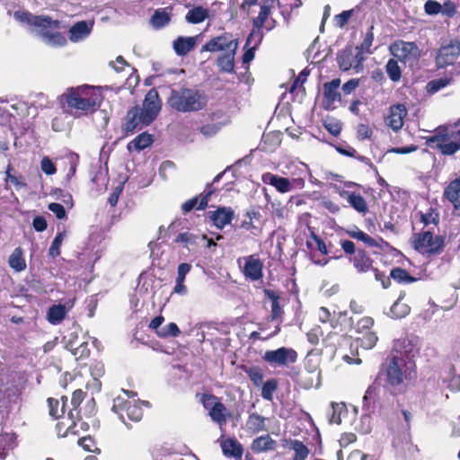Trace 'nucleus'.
Listing matches in <instances>:
<instances>
[{
    "instance_id": "obj_17",
    "label": "nucleus",
    "mask_w": 460,
    "mask_h": 460,
    "mask_svg": "<svg viewBox=\"0 0 460 460\" xmlns=\"http://www.w3.org/2000/svg\"><path fill=\"white\" fill-rule=\"evenodd\" d=\"M406 115L407 110L403 104L393 105L389 108L388 114L385 117V124L396 132L402 128Z\"/></svg>"
},
{
    "instance_id": "obj_38",
    "label": "nucleus",
    "mask_w": 460,
    "mask_h": 460,
    "mask_svg": "<svg viewBox=\"0 0 460 460\" xmlns=\"http://www.w3.org/2000/svg\"><path fill=\"white\" fill-rule=\"evenodd\" d=\"M345 194L347 195V201L355 210L361 214L367 213V204L360 194L355 192H345Z\"/></svg>"
},
{
    "instance_id": "obj_50",
    "label": "nucleus",
    "mask_w": 460,
    "mask_h": 460,
    "mask_svg": "<svg viewBox=\"0 0 460 460\" xmlns=\"http://www.w3.org/2000/svg\"><path fill=\"white\" fill-rule=\"evenodd\" d=\"M355 429L362 434H368L372 429L371 417L368 414L362 415L356 422Z\"/></svg>"
},
{
    "instance_id": "obj_32",
    "label": "nucleus",
    "mask_w": 460,
    "mask_h": 460,
    "mask_svg": "<svg viewBox=\"0 0 460 460\" xmlns=\"http://www.w3.org/2000/svg\"><path fill=\"white\" fill-rule=\"evenodd\" d=\"M67 309L64 305L58 304L49 307L47 313V320L53 325L59 324L66 317Z\"/></svg>"
},
{
    "instance_id": "obj_53",
    "label": "nucleus",
    "mask_w": 460,
    "mask_h": 460,
    "mask_svg": "<svg viewBox=\"0 0 460 460\" xmlns=\"http://www.w3.org/2000/svg\"><path fill=\"white\" fill-rule=\"evenodd\" d=\"M222 128L219 123H208L200 127L199 131L205 137H214Z\"/></svg>"
},
{
    "instance_id": "obj_19",
    "label": "nucleus",
    "mask_w": 460,
    "mask_h": 460,
    "mask_svg": "<svg viewBox=\"0 0 460 460\" xmlns=\"http://www.w3.org/2000/svg\"><path fill=\"white\" fill-rule=\"evenodd\" d=\"M270 13V6L267 4H262L261 6V11L259 13V15L253 20V27L254 29L251 31L249 34L245 46H249L252 44V39L256 36L259 38L258 42L261 41V36L260 34V29L264 25L266 20L268 19Z\"/></svg>"
},
{
    "instance_id": "obj_45",
    "label": "nucleus",
    "mask_w": 460,
    "mask_h": 460,
    "mask_svg": "<svg viewBox=\"0 0 460 460\" xmlns=\"http://www.w3.org/2000/svg\"><path fill=\"white\" fill-rule=\"evenodd\" d=\"M420 221L424 226L438 225L439 222V214L433 208H429L426 211L420 212Z\"/></svg>"
},
{
    "instance_id": "obj_44",
    "label": "nucleus",
    "mask_w": 460,
    "mask_h": 460,
    "mask_svg": "<svg viewBox=\"0 0 460 460\" xmlns=\"http://www.w3.org/2000/svg\"><path fill=\"white\" fill-rule=\"evenodd\" d=\"M199 240L205 241L206 235L198 236L190 232H184L176 237L175 243H182L189 248L190 245L197 244Z\"/></svg>"
},
{
    "instance_id": "obj_23",
    "label": "nucleus",
    "mask_w": 460,
    "mask_h": 460,
    "mask_svg": "<svg viewBox=\"0 0 460 460\" xmlns=\"http://www.w3.org/2000/svg\"><path fill=\"white\" fill-rule=\"evenodd\" d=\"M199 36L178 37L172 43L173 49L178 56H186L196 46Z\"/></svg>"
},
{
    "instance_id": "obj_26",
    "label": "nucleus",
    "mask_w": 460,
    "mask_h": 460,
    "mask_svg": "<svg viewBox=\"0 0 460 460\" xmlns=\"http://www.w3.org/2000/svg\"><path fill=\"white\" fill-rule=\"evenodd\" d=\"M253 452L262 453L267 451H273L277 448V442L273 440L270 435H263L256 438L251 446Z\"/></svg>"
},
{
    "instance_id": "obj_48",
    "label": "nucleus",
    "mask_w": 460,
    "mask_h": 460,
    "mask_svg": "<svg viewBox=\"0 0 460 460\" xmlns=\"http://www.w3.org/2000/svg\"><path fill=\"white\" fill-rule=\"evenodd\" d=\"M48 403H49V414L52 417L58 419L64 415V413H65V402H62L60 403V402L58 400L49 398L48 400Z\"/></svg>"
},
{
    "instance_id": "obj_61",
    "label": "nucleus",
    "mask_w": 460,
    "mask_h": 460,
    "mask_svg": "<svg viewBox=\"0 0 460 460\" xmlns=\"http://www.w3.org/2000/svg\"><path fill=\"white\" fill-rule=\"evenodd\" d=\"M373 27L369 29V31L367 32L363 42L360 45V51H366L369 52V49L372 46L373 40H374V34L372 32Z\"/></svg>"
},
{
    "instance_id": "obj_13",
    "label": "nucleus",
    "mask_w": 460,
    "mask_h": 460,
    "mask_svg": "<svg viewBox=\"0 0 460 460\" xmlns=\"http://www.w3.org/2000/svg\"><path fill=\"white\" fill-rule=\"evenodd\" d=\"M238 40L233 39L231 33L224 32L218 36L212 38L208 40L205 45L201 48V52H219V51H228L233 49L234 51L237 50L238 48Z\"/></svg>"
},
{
    "instance_id": "obj_34",
    "label": "nucleus",
    "mask_w": 460,
    "mask_h": 460,
    "mask_svg": "<svg viewBox=\"0 0 460 460\" xmlns=\"http://www.w3.org/2000/svg\"><path fill=\"white\" fill-rule=\"evenodd\" d=\"M221 447L224 455L227 456L241 457L243 455L241 445L234 439L227 438L223 440Z\"/></svg>"
},
{
    "instance_id": "obj_55",
    "label": "nucleus",
    "mask_w": 460,
    "mask_h": 460,
    "mask_svg": "<svg viewBox=\"0 0 460 460\" xmlns=\"http://www.w3.org/2000/svg\"><path fill=\"white\" fill-rule=\"evenodd\" d=\"M344 405L341 403L332 402L331 405L332 415L330 417V422L335 424H341V411L343 409Z\"/></svg>"
},
{
    "instance_id": "obj_3",
    "label": "nucleus",
    "mask_w": 460,
    "mask_h": 460,
    "mask_svg": "<svg viewBox=\"0 0 460 460\" xmlns=\"http://www.w3.org/2000/svg\"><path fill=\"white\" fill-rule=\"evenodd\" d=\"M161 107L162 102L157 91L149 90L143 102V107H134L128 111L125 130L132 132L140 124L149 125L157 117Z\"/></svg>"
},
{
    "instance_id": "obj_29",
    "label": "nucleus",
    "mask_w": 460,
    "mask_h": 460,
    "mask_svg": "<svg viewBox=\"0 0 460 460\" xmlns=\"http://www.w3.org/2000/svg\"><path fill=\"white\" fill-rule=\"evenodd\" d=\"M235 53L236 51L230 49L217 58V65L220 71L228 74L234 73Z\"/></svg>"
},
{
    "instance_id": "obj_43",
    "label": "nucleus",
    "mask_w": 460,
    "mask_h": 460,
    "mask_svg": "<svg viewBox=\"0 0 460 460\" xmlns=\"http://www.w3.org/2000/svg\"><path fill=\"white\" fill-rule=\"evenodd\" d=\"M410 313L408 305L402 302V296L394 303L390 309L391 316L394 318H402Z\"/></svg>"
},
{
    "instance_id": "obj_59",
    "label": "nucleus",
    "mask_w": 460,
    "mask_h": 460,
    "mask_svg": "<svg viewBox=\"0 0 460 460\" xmlns=\"http://www.w3.org/2000/svg\"><path fill=\"white\" fill-rule=\"evenodd\" d=\"M441 13L447 17H453L456 13V5L452 1L448 0L442 4Z\"/></svg>"
},
{
    "instance_id": "obj_54",
    "label": "nucleus",
    "mask_w": 460,
    "mask_h": 460,
    "mask_svg": "<svg viewBox=\"0 0 460 460\" xmlns=\"http://www.w3.org/2000/svg\"><path fill=\"white\" fill-rule=\"evenodd\" d=\"M425 13L429 15H436L442 11V4L435 0H428L424 4Z\"/></svg>"
},
{
    "instance_id": "obj_40",
    "label": "nucleus",
    "mask_w": 460,
    "mask_h": 460,
    "mask_svg": "<svg viewBox=\"0 0 460 460\" xmlns=\"http://www.w3.org/2000/svg\"><path fill=\"white\" fill-rule=\"evenodd\" d=\"M171 21V14L166 9H158L151 18V24L155 29L167 25Z\"/></svg>"
},
{
    "instance_id": "obj_4",
    "label": "nucleus",
    "mask_w": 460,
    "mask_h": 460,
    "mask_svg": "<svg viewBox=\"0 0 460 460\" xmlns=\"http://www.w3.org/2000/svg\"><path fill=\"white\" fill-rule=\"evenodd\" d=\"M460 119L449 126L436 128L433 136L427 138V144L438 149L445 155H452L460 150Z\"/></svg>"
},
{
    "instance_id": "obj_46",
    "label": "nucleus",
    "mask_w": 460,
    "mask_h": 460,
    "mask_svg": "<svg viewBox=\"0 0 460 460\" xmlns=\"http://www.w3.org/2000/svg\"><path fill=\"white\" fill-rule=\"evenodd\" d=\"M290 447L295 451L293 460H305L309 454V450L301 441L293 440L290 443Z\"/></svg>"
},
{
    "instance_id": "obj_49",
    "label": "nucleus",
    "mask_w": 460,
    "mask_h": 460,
    "mask_svg": "<svg viewBox=\"0 0 460 460\" xmlns=\"http://www.w3.org/2000/svg\"><path fill=\"white\" fill-rule=\"evenodd\" d=\"M180 333L181 331L177 324L174 323H170L166 326L161 327L159 330H157V335L162 338L177 337L180 335Z\"/></svg>"
},
{
    "instance_id": "obj_56",
    "label": "nucleus",
    "mask_w": 460,
    "mask_h": 460,
    "mask_svg": "<svg viewBox=\"0 0 460 460\" xmlns=\"http://www.w3.org/2000/svg\"><path fill=\"white\" fill-rule=\"evenodd\" d=\"M373 324L374 321L372 318L363 317L357 323L356 329L360 335L363 334V332L370 331V328L373 326Z\"/></svg>"
},
{
    "instance_id": "obj_62",
    "label": "nucleus",
    "mask_w": 460,
    "mask_h": 460,
    "mask_svg": "<svg viewBox=\"0 0 460 460\" xmlns=\"http://www.w3.org/2000/svg\"><path fill=\"white\" fill-rule=\"evenodd\" d=\"M48 208L58 219H63L66 217L65 208L59 203H50Z\"/></svg>"
},
{
    "instance_id": "obj_22",
    "label": "nucleus",
    "mask_w": 460,
    "mask_h": 460,
    "mask_svg": "<svg viewBox=\"0 0 460 460\" xmlns=\"http://www.w3.org/2000/svg\"><path fill=\"white\" fill-rule=\"evenodd\" d=\"M349 261L359 273L373 270V261L364 250L358 249L356 254L350 257Z\"/></svg>"
},
{
    "instance_id": "obj_58",
    "label": "nucleus",
    "mask_w": 460,
    "mask_h": 460,
    "mask_svg": "<svg viewBox=\"0 0 460 460\" xmlns=\"http://www.w3.org/2000/svg\"><path fill=\"white\" fill-rule=\"evenodd\" d=\"M41 170L47 175H52L56 172V166L53 162L47 156L43 157L40 163Z\"/></svg>"
},
{
    "instance_id": "obj_21",
    "label": "nucleus",
    "mask_w": 460,
    "mask_h": 460,
    "mask_svg": "<svg viewBox=\"0 0 460 460\" xmlns=\"http://www.w3.org/2000/svg\"><path fill=\"white\" fill-rule=\"evenodd\" d=\"M208 217L215 225V226H217L219 229H222L226 225L231 223L234 217V211L230 208H218L215 211L208 212Z\"/></svg>"
},
{
    "instance_id": "obj_24",
    "label": "nucleus",
    "mask_w": 460,
    "mask_h": 460,
    "mask_svg": "<svg viewBox=\"0 0 460 460\" xmlns=\"http://www.w3.org/2000/svg\"><path fill=\"white\" fill-rule=\"evenodd\" d=\"M444 197L453 204L456 210L460 209V176L447 186Z\"/></svg>"
},
{
    "instance_id": "obj_31",
    "label": "nucleus",
    "mask_w": 460,
    "mask_h": 460,
    "mask_svg": "<svg viewBox=\"0 0 460 460\" xmlns=\"http://www.w3.org/2000/svg\"><path fill=\"white\" fill-rule=\"evenodd\" d=\"M212 190H208L206 194L202 195L200 198L195 197L192 198L186 202H184L181 206V209L184 213H188L193 208H197L199 210L204 209L208 203V197L211 195Z\"/></svg>"
},
{
    "instance_id": "obj_47",
    "label": "nucleus",
    "mask_w": 460,
    "mask_h": 460,
    "mask_svg": "<svg viewBox=\"0 0 460 460\" xmlns=\"http://www.w3.org/2000/svg\"><path fill=\"white\" fill-rule=\"evenodd\" d=\"M390 277L398 283H411L415 281L413 277H411L405 270L401 268L393 269Z\"/></svg>"
},
{
    "instance_id": "obj_7",
    "label": "nucleus",
    "mask_w": 460,
    "mask_h": 460,
    "mask_svg": "<svg viewBox=\"0 0 460 460\" xmlns=\"http://www.w3.org/2000/svg\"><path fill=\"white\" fill-rule=\"evenodd\" d=\"M135 394L122 390V394L113 400L112 411L119 416L122 422H126V417L133 421H139L142 419L143 411L137 400L133 397Z\"/></svg>"
},
{
    "instance_id": "obj_18",
    "label": "nucleus",
    "mask_w": 460,
    "mask_h": 460,
    "mask_svg": "<svg viewBox=\"0 0 460 460\" xmlns=\"http://www.w3.org/2000/svg\"><path fill=\"white\" fill-rule=\"evenodd\" d=\"M93 22L80 21L72 25L68 31V39L71 42L77 43L89 37L93 31Z\"/></svg>"
},
{
    "instance_id": "obj_36",
    "label": "nucleus",
    "mask_w": 460,
    "mask_h": 460,
    "mask_svg": "<svg viewBox=\"0 0 460 460\" xmlns=\"http://www.w3.org/2000/svg\"><path fill=\"white\" fill-rule=\"evenodd\" d=\"M377 340L376 332L367 331L356 338V346L363 349H371L376 345Z\"/></svg>"
},
{
    "instance_id": "obj_10",
    "label": "nucleus",
    "mask_w": 460,
    "mask_h": 460,
    "mask_svg": "<svg viewBox=\"0 0 460 460\" xmlns=\"http://www.w3.org/2000/svg\"><path fill=\"white\" fill-rule=\"evenodd\" d=\"M263 360L271 367H288L297 359V353L291 348L281 347L274 350L265 351Z\"/></svg>"
},
{
    "instance_id": "obj_41",
    "label": "nucleus",
    "mask_w": 460,
    "mask_h": 460,
    "mask_svg": "<svg viewBox=\"0 0 460 460\" xmlns=\"http://www.w3.org/2000/svg\"><path fill=\"white\" fill-rule=\"evenodd\" d=\"M208 13V11L201 7H195L190 10L186 14V21L192 24H197L202 22L207 17Z\"/></svg>"
},
{
    "instance_id": "obj_28",
    "label": "nucleus",
    "mask_w": 460,
    "mask_h": 460,
    "mask_svg": "<svg viewBox=\"0 0 460 460\" xmlns=\"http://www.w3.org/2000/svg\"><path fill=\"white\" fill-rule=\"evenodd\" d=\"M341 85V80L335 78L331 82L324 84L323 85V95L328 104H332L337 101H341V94L338 89Z\"/></svg>"
},
{
    "instance_id": "obj_57",
    "label": "nucleus",
    "mask_w": 460,
    "mask_h": 460,
    "mask_svg": "<svg viewBox=\"0 0 460 460\" xmlns=\"http://www.w3.org/2000/svg\"><path fill=\"white\" fill-rule=\"evenodd\" d=\"M449 84V80L447 79H438V80H432L428 84V90L431 93H436L445 86H447Z\"/></svg>"
},
{
    "instance_id": "obj_30",
    "label": "nucleus",
    "mask_w": 460,
    "mask_h": 460,
    "mask_svg": "<svg viewBox=\"0 0 460 460\" xmlns=\"http://www.w3.org/2000/svg\"><path fill=\"white\" fill-rule=\"evenodd\" d=\"M265 420L266 419L258 413H252L245 422L244 429L251 434L259 433L265 430Z\"/></svg>"
},
{
    "instance_id": "obj_16",
    "label": "nucleus",
    "mask_w": 460,
    "mask_h": 460,
    "mask_svg": "<svg viewBox=\"0 0 460 460\" xmlns=\"http://www.w3.org/2000/svg\"><path fill=\"white\" fill-rule=\"evenodd\" d=\"M266 296L271 300V314L270 315V320L274 323V329L271 332H270L264 339H270L275 335H277L280 331V324L282 320L280 318L282 311L279 302V296L276 295L274 291L265 290Z\"/></svg>"
},
{
    "instance_id": "obj_52",
    "label": "nucleus",
    "mask_w": 460,
    "mask_h": 460,
    "mask_svg": "<svg viewBox=\"0 0 460 460\" xmlns=\"http://www.w3.org/2000/svg\"><path fill=\"white\" fill-rule=\"evenodd\" d=\"M66 233H58L56 237L54 238L51 246L49 250V256L55 258L59 255L60 253V246L62 244V242L65 238Z\"/></svg>"
},
{
    "instance_id": "obj_2",
    "label": "nucleus",
    "mask_w": 460,
    "mask_h": 460,
    "mask_svg": "<svg viewBox=\"0 0 460 460\" xmlns=\"http://www.w3.org/2000/svg\"><path fill=\"white\" fill-rule=\"evenodd\" d=\"M62 98L75 118L93 113L103 100L101 88L88 84L68 88Z\"/></svg>"
},
{
    "instance_id": "obj_15",
    "label": "nucleus",
    "mask_w": 460,
    "mask_h": 460,
    "mask_svg": "<svg viewBox=\"0 0 460 460\" xmlns=\"http://www.w3.org/2000/svg\"><path fill=\"white\" fill-rule=\"evenodd\" d=\"M460 55V41L452 40L440 47L436 57L437 65L440 67L452 65Z\"/></svg>"
},
{
    "instance_id": "obj_8",
    "label": "nucleus",
    "mask_w": 460,
    "mask_h": 460,
    "mask_svg": "<svg viewBox=\"0 0 460 460\" xmlns=\"http://www.w3.org/2000/svg\"><path fill=\"white\" fill-rule=\"evenodd\" d=\"M411 244L419 252L429 256L441 252L444 246V238L434 235L429 231H425L413 234Z\"/></svg>"
},
{
    "instance_id": "obj_42",
    "label": "nucleus",
    "mask_w": 460,
    "mask_h": 460,
    "mask_svg": "<svg viewBox=\"0 0 460 460\" xmlns=\"http://www.w3.org/2000/svg\"><path fill=\"white\" fill-rule=\"evenodd\" d=\"M385 71L389 78L396 83L399 82L402 77V69L398 65V59L391 58L385 65Z\"/></svg>"
},
{
    "instance_id": "obj_37",
    "label": "nucleus",
    "mask_w": 460,
    "mask_h": 460,
    "mask_svg": "<svg viewBox=\"0 0 460 460\" xmlns=\"http://www.w3.org/2000/svg\"><path fill=\"white\" fill-rule=\"evenodd\" d=\"M346 233L348 235H349L351 238L359 240L368 245L369 247H376L377 246V242L370 237L368 234L364 233L363 231L359 230L356 226H352L349 227L346 230Z\"/></svg>"
},
{
    "instance_id": "obj_51",
    "label": "nucleus",
    "mask_w": 460,
    "mask_h": 460,
    "mask_svg": "<svg viewBox=\"0 0 460 460\" xmlns=\"http://www.w3.org/2000/svg\"><path fill=\"white\" fill-rule=\"evenodd\" d=\"M278 387V383L275 379H270L266 381L263 384L261 389V396L263 399L270 401L273 397V393L276 391Z\"/></svg>"
},
{
    "instance_id": "obj_25",
    "label": "nucleus",
    "mask_w": 460,
    "mask_h": 460,
    "mask_svg": "<svg viewBox=\"0 0 460 460\" xmlns=\"http://www.w3.org/2000/svg\"><path fill=\"white\" fill-rule=\"evenodd\" d=\"M307 340L308 341L315 345L319 342L320 337H322L323 342L326 346H335L334 341L332 340L336 339L338 335L334 332H329L325 337L323 336V331L321 329V327L314 328L309 332H307Z\"/></svg>"
},
{
    "instance_id": "obj_39",
    "label": "nucleus",
    "mask_w": 460,
    "mask_h": 460,
    "mask_svg": "<svg viewBox=\"0 0 460 460\" xmlns=\"http://www.w3.org/2000/svg\"><path fill=\"white\" fill-rule=\"evenodd\" d=\"M443 383L452 392L460 391V375L456 374L453 368H449L442 377Z\"/></svg>"
},
{
    "instance_id": "obj_64",
    "label": "nucleus",
    "mask_w": 460,
    "mask_h": 460,
    "mask_svg": "<svg viewBox=\"0 0 460 460\" xmlns=\"http://www.w3.org/2000/svg\"><path fill=\"white\" fill-rule=\"evenodd\" d=\"M357 134H358V139H360V140L367 139V138H370L372 136V129L365 124H360L358 127Z\"/></svg>"
},
{
    "instance_id": "obj_6",
    "label": "nucleus",
    "mask_w": 460,
    "mask_h": 460,
    "mask_svg": "<svg viewBox=\"0 0 460 460\" xmlns=\"http://www.w3.org/2000/svg\"><path fill=\"white\" fill-rule=\"evenodd\" d=\"M399 346L402 347L404 350L400 352L401 356H394L387 367V380L392 385H400L403 380V375L406 371L402 368L410 369L413 365L411 362L406 363L402 357V355H405L407 358L413 357L411 342L408 340H403L397 342L395 345L396 349Z\"/></svg>"
},
{
    "instance_id": "obj_35",
    "label": "nucleus",
    "mask_w": 460,
    "mask_h": 460,
    "mask_svg": "<svg viewBox=\"0 0 460 460\" xmlns=\"http://www.w3.org/2000/svg\"><path fill=\"white\" fill-rule=\"evenodd\" d=\"M153 143V137L147 133H142L136 137L128 145V149L129 151L137 150L140 151L149 146Z\"/></svg>"
},
{
    "instance_id": "obj_1",
    "label": "nucleus",
    "mask_w": 460,
    "mask_h": 460,
    "mask_svg": "<svg viewBox=\"0 0 460 460\" xmlns=\"http://www.w3.org/2000/svg\"><path fill=\"white\" fill-rule=\"evenodd\" d=\"M13 17L22 24L28 25L31 32L39 36L44 43L52 47L66 45V37L58 31L60 22L47 15H33L25 11H16Z\"/></svg>"
},
{
    "instance_id": "obj_27",
    "label": "nucleus",
    "mask_w": 460,
    "mask_h": 460,
    "mask_svg": "<svg viewBox=\"0 0 460 460\" xmlns=\"http://www.w3.org/2000/svg\"><path fill=\"white\" fill-rule=\"evenodd\" d=\"M66 348L72 353L73 356H75L76 359L87 358L90 354L88 342L86 341L77 342L76 339H70L66 342Z\"/></svg>"
},
{
    "instance_id": "obj_5",
    "label": "nucleus",
    "mask_w": 460,
    "mask_h": 460,
    "mask_svg": "<svg viewBox=\"0 0 460 460\" xmlns=\"http://www.w3.org/2000/svg\"><path fill=\"white\" fill-rule=\"evenodd\" d=\"M207 102L206 95L189 88L172 90L168 99V104L180 112L200 111L207 105Z\"/></svg>"
},
{
    "instance_id": "obj_11",
    "label": "nucleus",
    "mask_w": 460,
    "mask_h": 460,
    "mask_svg": "<svg viewBox=\"0 0 460 460\" xmlns=\"http://www.w3.org/2000/svg\"><path fill=\"white\" fill-rule=\"evenodd\" d=\"M364 57L358 49L348 48L341 51L337 56L339 67L342 71L354 69L356 73L363 70Z\"/></svg>"
},
{
    "instance_id": "obj_33",
    "label": "nucleus",
    "mask_w": 460,
    "mask_h": 460,
    "mask_svg": "<svg viewBox=\"0 0 460 460\" xmlns=\"http://www.w3.org/2000/svg\"><path fill=\"white\" fill-rule=\"evenodd\" d=\"M9 266L16 272H21L26 269V261L23 258V251L21 247H16L8 260Z\"/></svg>"
},
{
    "instance_id": "obj_12",
    "label": "nucleus",
    "mask_w": 460,
    "mask_h": 460,
    "mask_svg": "<svg viewBox=\"0 0 460 460\" xmlns=\"http://www.w3.org/2000/svg\"><path fill=\"white\" fill-rule=\"evenodd\" d=\"M238 264L242 267L243 276L252 280H261L263 277V262L258 254H252L238 260Z\"/></svg>"
},
{
    "instance_id": "obj_14",
    "label": "nucleus",
    "mask_w": 460,
    "mask_h": 460,
    "mask_svg": "<svg viewBox=\"0 0 460 460\" xmlns=\"http://www.w3.org/2000/svg\"><path fill=\"white\" fill-rule=\"evenodd\" d=\"M262 181L265 184H270L275 187L280 193L289 192L293 189V186L301 189L305 185V181L301 177L293 179L290 181L288 178L280 177L270 172H267L262 175Z\"/></svg>"
},
{
    "instance_id": "obj_60",
    "label": "nucleus",
    "mask_w": 460,
    "mask_h": 460,
    "mask_svg": "<svg viewBox=\"0 0 460 460\" xmlns=\"http://www.w3.org/2000/svg\"><path fill=\"white\" fill-rule=\"evenodd\" d=\"M191 265L190 263H181L177 269V278L175 281L184 282L186 275L190 271Z\"/></svg>"
},
{
    "instance_id": "obj_63",
    "label": "nucleus",
    "mask_w": 460,
    "mask_h": 460,
    "mask_svg": "<svg viewBox=\"0 0 460 460\" xmlns=\"http://www.w3.org/2000/svg\"><path fill=\"white\" fill-rule=\"evenodd\" d=\"M352 11H343L341 13L334 17L335 23L338 27L342 28L349 20Z\"/></svg>"
},
{
    "instance_id": "obj_20",
    "label": "nucleus",
    "mask_w": 460,
    "mask_h": 460,
    "mask_svg": "<svg viewBox=\"0 0 460 460\" xmlns=\"http://www.w3.org/2000/svg\"><path fill=\"white\" fill-rule=\"evenodd\" d=\"M215 401V397H210L208 400L204 402V405L206 408H208L212 402L209 401ZM226 414L227 410L226 406L220 402H213V405L209 410V416L211 419L217 422L220 427L226 423Z\"/></svg>"
},
{
    "instance_id": "obj_9",
    "label": "nucleus",
    "mask_w": 460,
    "mask_h": 460,
    "mask_svg": "<svg viewBox=\"0 0 460 460\" xmlns=\"http://www.w3.org/2000/svg\"><path fill=\"white\" fill-rule=\"evenodd\" d=\"M390 51L395 58L404 64H412L416 62L420 56V50L414 42L402 40L394 42L390 46Z\"/></svg>"
}]
</instances>
